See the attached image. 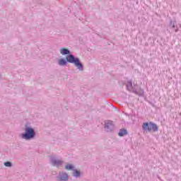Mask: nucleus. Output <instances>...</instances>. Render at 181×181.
<instances>
[{"mask_svg": "<svg viewBox=\"0 0 181 181\" xmlns=\"http://www.w3.org/2000/svg\"><path fill=\"white\" fill-rule=\"evenodd\" d=\"M67 63H71L74 64L79 71H84V65L80 61V59L71 58L70 57H66V58H62L59 59L58 64L59 66H67Z\"/></svg>", "mask_w": 181, "mask_h": 181, "instance_id": "obj_1", "label": "nucleus"}, {"mask_svg": "<svg viewBox=\"0 0 181 181\" xmlns=\"http://www.w3.org/2000/svg\"><path fill=\"white\" fill-rule=\"evenodd\" d=\"M35 136L36 132L35 131V129H33L32 127L25 125V132L21 134L22 139H25V141H30V139H35Z\"/></svg>", "mask_w": 181, "mask_h": 181, "instance_id": "obj_2", "label": "nucleus"}, {"mask_svg": "<svg viewBox=\"0 0 181 181\" xmlns=\"http://www.w3.org/2000/svg\"><path fill=\"white\" fill-rule=\"evenodd\" d=\"M142 128L144 131H146L148 132H151V131H153L154 132H158V131H159V127H158V124L152 122H144L142 125Z\"/></svg>", "mask_w": 181, "mask_h": 181, "instance_id": "obj_3", "label": "nucleus"}, {"mask_svg": "<svg viewBox=\"0 0 181 181\" xmlns=\"http://www.w3.org/2000/svg\"><path fill=\"white\" fill-rule=\"evenodd\" d=\"M49 162L52 166L57 168V169H60V168H63V163L64 161L62 158H57V156H52L50 157Z\"/></svg>", "mask_w": 181, "mask_h": 181, "instance_id": "obj_4", "label": "nucleus"}, {"mask_svg": "<svg viewBox=\"0 0 181 181\" xmlns=\"http://www.w3.org/2000/svg\"><path fill=\"white\" fill-rule=\"evenodd\" d=\"M59 53L62 55V56H66V57H70L71 59H80L76 56H74L73 54H71V52L70 51V49H69L68 48L66 47H62L59 49Z\"/></svg>", "mask_w": 181, "mask_h": 181, "instance_id": "obj_5", "label": "nucleus"}, {"mask_svg": "<svg viewBox=\"0 0 181 181\" xmlns=\"http://www.w3.org/2000/svg\"><path fill=\"white\" fill-rule=\"evenodd\" d=\"M104 128L106 132H112L114 131V122L111 120L105 121Z\"/></svg>", "mask_w": 181, "mask_h": 181, "instance_id": "obj_6", "label": "nucleus"}, {"mask_svg": "<svg viewBox=\"0 0 181 181\" xmlns=\"http://www.w3.org/2000/svg\"><path fill=\"white\" fill-rule=\"evenodd\" d=\"M56 179L57 181H69V175L66 172L59 173Z\"/></svg>", "mask_w": 181, "mask_h": 181, "instance_id": "obj_7", "label": "nucleus"}, {"mask_svg": "<svg viewBox=\"0 0 181 181\" xmlns=\"http://www.w3.org/2000/svg\"><path fill=\"white\" fill-rule=\"evenodd\" d=\"M72 176L76 178L81 177V171L74 168L73 170Z\"/></svg>", "mask_w": 181, "mask_h": 181, "instance_id": "obj_8", "label": "nucleus"}, {"mask_svg": "<svg viewBox=\"0 0 181 181\" xmlns=\"http://www.w3.org/2000/svg\"><path fill=\"white\" fill-rule=\"evenodd\" d=\"M125 135H128V130H127V129H120L118 133V136H125Z\"/></svg>", "mask_w": 181, "mask_h": 181, "instance_id": "obj_9", "label": "nucleus"}, {"mask_svg": "<svg viewBox=\"0 0 181 181\" xmlns=\"http://www.w3.org/2000/svg\"><path fill=\"white\" fill-rule=\"evenodd\" d=\"M126 86H127V89L129 91L132 90V88H133V86H132V81H127Z\"/></svg>", "mask_w": 181, "mask_h": 181, "instance_id": "obj_10", "label": "nucleus"}, {"mask_svg": "<svg viewBox=\"0 0 181 181\" xmlns=\"http://www.w3.org/2000/svg\"><path fill=\"white\" fill-rule=\"evenodd\" d=\"M66 170H74V165L72 164H67L65 165Z\"/></svg>", "mask_w": 181, "mask_h": 181, "instance_id": "obj_11", "label": "nucleus"}, {"mask_svg": "<svg viewBox=\"0 0 181 181\" xmlns=\"http://www.w3.org/2000/svg\"><path fill=\"white\" fill-rule=\"evenodd\" d=\"M176 25V21H173L172 20L170 21V28H172V29H175Z\"/></svg>", "mask_w": 181, "mask_h": 181, "instance_id": "obj_12", "label": "nucleus"}, {"mask_svg": "<svg viewBox=\"0 0 181 181\" xmlns=\"http://www.w3.org/2000/svg\"><path fill=\"white\" fill-rule=\"evenodd\" d=\"M4 166H6V168H12L13 164L11 161H6L4 163Z\"/></svg>", "mask_w": 181, "mask_h": 181, "instance_id": "obj_13", "label": "nucleus"}, {"mask_svg": "<svg viewBox=\"0 0 181 181\" xmlns=\"http://www.w3.org/2000/svg\"><path fill=\"white\" fill-rule=\"evenodd\" d=\"M175 33H177V32H179V29L178 28L175 29Z\"/></svg>", "mask_w": 181, "mask_h": 181, "instance_id": "obj_14", "label": "nucleus"}, {"mask_svg": "<svg viewBox=\"0 0 181 181\" xmlns=\"http://www.w3.org/2000/svg\"><path fill=\"white\" fill-rule=\"evenodd\" d=\"M133 91H134V93H135L136 94V90H133Z\"/></svg>", "mask_w": 181, "mask_h": 181, "instance_id": "obj_15", "label": "nucleus"}, {"mask_svg": "<svg viewBox=\"0 0 181 181\" xmlns=\"http://www.w3.org/2000/svg\"><path fill=\"white\" fill-rule=\"evenodd\" d=\"M1 77H2V75L0 74V78H1Z\"/></svg>", "mask_w": 181, "mask_h": 181, "instance_id": "obj_16", "label": "nucleus"}]
</instances>
